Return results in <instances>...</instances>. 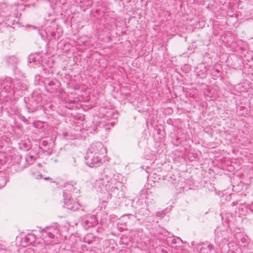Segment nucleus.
Here are the masks:
<instances>
[{"label":"nucleus","instance_id":"nucleus-15","mask_svg":"<svg viewBox=\"0 0 253 253\" xmlns=\"http://www.w3.org/2000/svg\"><path fill=\"white\" fill-rule=\"evenodd\" d=\"M44 180H48V179L52 180V179H51V178H50L49 177H45V178H44Z\"/></svg>","mask_w":253,"mask_h":253},{"label":"nucleus","instance_id":"nucleus-18","mask_svg":"<svg viewBox=\"0 0 253 253\" xmlns=\"http://www.w3.org/2000/svg\"><path fill=\"white\" fill-rule=\"evenodd\" d=\"M206 248H205L204 247H203V250H206ZM201 251H202V250H201Z\"/></svg>","mask_w":253,"mask_h":253},{"label":"nucleus","instance_id":"nucleus-19","mask_svg":"<svg viewBox=\"0 0 253 253\" xmlns=\"http://www.w3.org/2000/svg\"><path fill=\"white\" fill-rule=\"evenodd\" d=\"M39 176H40V177H42V174H40Z\"/></svg>","mask_w":253,"mask_h":253},{"label":"nucleus","instance_id":"nucleus-12","mask_svg":"<svg viewBox=\"0 0 253 253\" xmlns=\"http://www.w3.org/2000/svg\"><path fill=\"white\" fill-rule=\"evenodd\" d=\"M24 253H35V251L31 248L27 249Z\"/></svg>","mask_w":253,"mask_h":253},{"label":"nucleus","instance_id":"nucleus-10","mask_svg":"<svg viewBox=\"0 0 253 253\" xmlns=\"http://www.w3.org/2000/svg\"><path fill=\"white\" fill-rule=\"evenodd\" d=\"M7 97L8 95L6 94V92L0 89V101L1 102L6 101L7 100L5 99V98Z\"/></svg>","mask_w":253,"mask_h":253},{"label":"nucleus","instance_id":"nucleus-16","mask_svg":"<svg viewBox=\"0 0 253 253\" xmlns=\"http://www.w3.org/2000/svg\"><path fill=\"white\" fill-rule=\"evenodd\" d=\"M29 158H30L31 160H33L34 159V157L33 156H29L28 159H29Z\"/></svg>","mask_w":253,"mask_h":253},{"label":"nucleus","instance_id":"nucleus-8","mask_svg":"<svg viewBox=\"0 0 253 253\" xmlns=\"http://www.w3.org/2000/svg\"><path fill=\"white\" fill-rule=\"evenodd\" d=\"M58 233V230L56 229L50 228L43 233L42 236L46 238L48 237L49 238L53 239L55 237V234Z\"/></svg>","mask_w":253,"mask_h":253},{"label":"nucleus","instance_id":"nucleus-13","mask_svg":"<svg viewBox=\"0 0 253 253\" xmlns=\"http://www.w3.org/2000/svg\"><path fill=\"white\" fill-rule=\"evenodd\" d=\"M207 249L209 250V252L211 251V250L212 248V246L211 245H209L207 246Z\"/></svg>","mask_w":253,"mask_h":253},{"label":"nucleus","instance_id":"nucleus-3","mask_svg":"<svg viewBox=\"0 0 253 253\" xmlns=\"http://www.w3.org/2000/svg\"><path fill=\"white\" fill-rule=\"evenodd\" d=\"M108 177L107 176H104L102 178L96 179L93 183V186L96 189L103 190L109 189L110 184H109Z\"/></svg>","mask_w":253,"mask_h":253},{"label":"nucleus","instance_id":"nucleus-14","mask_svg":"<svg viewBox=\"0 0 253 253\" xmlns=\"http://www.w3.org/2000/svg\"><path fill=\"white\" fill-rule=\"evenodd\" d=\"M29 27H32L33 29H37V27L36 26H29Z\"/></svg>","mask_w":253,"mask_h":253},{"label":"nucleus","instance_id":"nucleus-2","mask_svg":"<svg viewBox=\"0 0 253 253\" xmlns=\"http://www.w3.org/2000/svg\"><path fill=\"white\" fill-rule=\"evenodd\" d=\"M63 196L64 197V204L67 209L75 211L81 208V205L79 202L74 201L70 198L68 199V196L66 193L63 192Z\"/></svg>","mask_w":253,"mask_h":253},{"label":"nucleus","instance_id":"nucleus-11","mask_svg":"<svg viewBox=\"0 0 253 253\" xmlns=\"http://www.w3.org/2000/svg\"><path fill=\"white\" fill-rule=\"evenodd\" d=\"M219 74V70L217 69H213V71H212V75L214 76H215V77H217L218 76Z\"/></svg>","mask_w":253,"mask_h":253},{"label":"nucleus","instance_id":"nucleus-5","mask_svg":"<svg viewBox=\"0 0 253 253\" xmlns=\"http://www.w3.org/2000/svg\"><path fill=\"white\" fill-rule=\"evenodd\" d=\"M1 88L3 90L1 91H4L6 92V94L8 95V97H9V93H11V92L12 91L13 89L14 88V85L13 84L11 79L9 78H7L5 79L2 82V84L1 85Z\"/></svg>","mask_w":253,"mask_h":253},{"label":"nucleus","instance_id":"nucleus-6","mask_svg":"<svg viewBox=\"0 0 253 253\" xmlns=\"http://www.w3.org/2000/svg\"><path fill=\"white\" fill-rule=\"evenodd\" d=\"M103 145L100 142H95L91 144L88 148L87 153H92L95 155L100 154V152L103 149Z\"/></svg>","mask_w":253,"mask_h":253},{"label":"nucleus","instance_id":"nucleus-7","mask_svg":"<svg viewBox=\"0 0 253 253\" xmlns=\"http://www.w3.org/2000/svg\"><path fill=\"white\" fill-rule=\"evenodd\" d=\"M110 187L109 189H106L107 190H110L112 192L117 193L119 191V186H122V183L116 179H112L111 181H109Z\"/></svg>","mask_w":253,"mask_h":253},{"label":"nucleus","instance_id":"nucleus-20","mask_svg":"<svg viewBox=\"0 0 253 253\" xmlns=\"http://www.w3.org/2000/svg\"><path fill=\"white\" fill-rule=\"evenodd\" d=\"M206 253H209L208 252H207Z\"/></svg>","mask_w":253,"mask_h":253},{"label":"nucleus","instance_id":"nucleus-1","mask_svg":"<svg viewBox=\"0 0 253 253\" xmlns=\"http://www.w3.org/2000/svg\"><path fill=\"white\" fill-rule=\"evenodd\" d=\"M102 155L87 153L86 157V164L90 167H97L102 164Z\"/></svg>","mask_w":253,"mask_h":253},{"label":"nucleus","instance_id":"nucleus-4","mask_svg":"<svg viewBox=\"0 0 253 253\" xmlns=\"http://www.w3.org/2000/svg\"><path fill=\"white\" fill-rule=\"evenodd\" d=\"M43 84L48 92L54 93L56 91L58 87V83L56 80H50L45 79Z\"/></svg>","mask_w":253,"mask_h":253},{"label":"nucleus","instance_id":"nucleus-9","mask_svg":"<svg viewBox=\"0 0 253 253\" xmlns=\"http://www.w3.org/2000/svg\"><path fill=\"white\" fill-rule=\"evenodd\" d=\"M10 7L8 6V10L4 9H0V14L3 17H8L11 15Z\"/></svg>","mask_w":253,"mask_h":253},{"label":"nucleus","instance_id":"nucleus-17","mask_svg":"<svg viewBox=\"0 0 253 253\" xmlns=\"http://www.w3.org/2000/svg\"><path fill=\"white\" fill-rule=\"evenodd\" d=\"M51 35L53 37V36H55V33H54V32L53 33H51Z\"/></svg>","mask_w":253,"mask_h":253}]
</instances>
